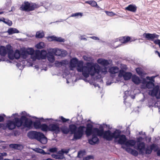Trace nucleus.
Returning a JSON list of instances; mask_svg holds the SVG:
<instances>
[{
	"instance_id": "nucleus-1",
	"label": "nucleus",
	"mask_w": 160,
	"mask_h": 160,
	"mask_svg": "<svg viewBox=\"0 0 160 160\" xmlns=\"http://www.w3.org/2000/svg\"><path fill=\"white\" fill-rule=\"evenodd\" d=\"M70 69L73 70L76 67L77 71L82 72L84 77L83 79L85 82H88L90 84H93L95 87L99 88L98 82L102 83V76L108 73L107 68H101L97 63L87 62L84 65L83 62L78 61L76 58H73L69 62Z\"/></svg>"
},
{
	"instance_id": "nucleus-2",
	"label": "nucleus",
	"mask_w": 160,
	"mask_h": 160,
	"mask_svg": "<svg viewBox=\"0 0 160 160\" xmlns=\"http://www.w3.org/2000/svg\"><path fill=\"white\" fill-rule=\"evenodd\" d=\"M93 132L97 134L98 136L102 138L107 141H111L114 139L115 143L118 144H122L126 140V136L123 134H121L120 130L116 129L114 131L108 130L104 131L103 128L99 129L97 128H94Z\"/></svg>"
},
{
	"instance_id": "nucleus-3",
	"label": "nucleus",
	"mask_w": 160,
	"mask_h": 160,
	"mask_svg": "<svg viewBox=\"0 0 160 160\" xmlns=\"http://www.w3.org/2000/svg\"><path fill=\"white\" fill-rule=\"evenodd\" d=\"M143 138L140 137L137 138L136 141L134 140H130L127 141H126L122 145L124 144L126 148H130L131 147H134V148L139 151L141 154L144 153L143 150L145 148V144L142 142Z\"/></svg>"
},
{
	"instance_id": "nucleus-4",
	"label": "nucleus",
	"mask_w": 160,
	"mask_h": 160,
	"mask_svg": "<svg viewBox=\"0 0 160 160\" xmlns=\"http://www.w3.org/2000/svg\"><path fill=\"white\" fill-rule=\"evenodd\" d=\"M85 127L80 126L77 128V126L73 124H70L69 126V132L71 134H74L73 138L72 140H78L81 139L82 137L85 132Z\"/></svg>"
},
{
	"instance_id": "nucleus-5",
	"label": "nucleus",
	"mask_w": 160,
	"mask_h": 160,
	"mask_svg": "<svg viewBox=\"0 0 160 160\" xmlns=\"http://www.w3.org/2000/svg\"><path fill=\"white\" fill-rule=\"evenodd\" d=\"M28 137L31 139H35L41 143L45 144L47 143V138L43 133L40 132L36 131L29 132L28 134Z\"/></svg>"
},
{
	"instance_id": "nucleus-6",
	"label": "nucleus",
	"mask_w": 160,
	"mask_h": 160,
	"mask_svg": "<svg viewBox=\"0 0 160 160\" xmlns=\"http://www.w3.org/2000/svg\"><path fill=\"white\" fill-rule=\"evenodd\" d=\"M47 52L44 50H42L41 51L39 50H35V56L32 57L33 61L37 59L39 60L41 59H46L47 58Z\"/></svg>"
},
{
	"instance_id": "nucleus-7",
	"label": "nucleus",
	"mask_w": 160,
	"mask_h": 160,
	"mask_svg": "<svg viewBox=\"0 0 160 160\" xmlns=\"http://www.w3.org/2000/svg\"><path fill=\"white\" fill-rule=\"evenodd\" d=\"M8 57L11 60H13L15 58L18 59L21 57V50L17 49L14 53L12 50H9L8 52Z\"/></svg>"
},
{
	"instance_id": "nucleus-8",
	"label": "nucleus",
	"mask_w": 160,
	"mask_h": 160,
	"mask_svg": "<svg viewBox=\"0 0 160 160\" xmlns=\"http://www.w3.org/2000/svg\"><path fill=\"white\" fill-rule=\"evenodd\" d=\"M53 52V54L56 56L61 57H64L66 55L67 52L65 50L58 48H50Z\"/></svg>"
},
{
	"instance_id": "nucleus-9",
	"label": "nucleus",
	"mask_w": 160,
	"mask_h": 160,
	"mask_svg": "<svg viewBox=\"0 0 160 160\" xmlns=\"http://www.w3.org/2000/svg\"><path fill=\"white\" fill-rule=\"evenodd\" d=\"M132 73L130 72H126L123 70H120L118 74V77H123L125 80L130 79L132 76Z\"/></svg>"
},
{
	"instance_id": "nucleus-10",
	"label": "nucleus",
	"mask_w": 160,
	"mask_h": 160,
	"mask_svg": "<svg viewBox=\"0 0 160 160\" xmlns=\"http://www.w3.org/2000/svg\"><path fill=\"white\" fill-rule=\"evenodd\" d=\"M49 131L53 132L56 133H58L60 132V128L58 124H50L49 125Z\"/></svg>"
},
{
	"instance_id": "nucleus-11",
	"label": "nucleus",
	"mask_w": 160,
	"mask_h": 160,
	"mask_svg": "<svg viewBox=\"0 0 160 160\" xmlns=\"http://www.w3.org/2000/svg\"><path fill=\"white\" fill-rule=\"evenodd\" d=\"M48 51L47 58L48 60L51 63H53L55 60L54 54L52 52L50 48L47 49Z\"/></svg>"
},
{
	"instance_id": "nucleus-12",
	"label": "nucleus",
	"mask_w": 160,
	"mask_h": 160,
	"mask_svg": "<svg viewBox=\"0 0 160 160\" xmlns=\"http://www.w3.org/2000/svg\"><path fill=\"white\" fill-rule=\"evenodd\" d=\"M144 36L147 40L149 41H153L154 39L158 38L159 36L156 33H145L143 34Z\"/></svg>"
},
{
	"instance_id": "nucleus-13",
	"label": "nucleus",
	"mask_w": 160,
	"mask_h": 160,
	"mask_svg": "<svg viewBox=\"0 0 160 160\" xmlns=\"http://www.w3.org/2000/svg\"><path fill=\"white\" fill-rule=\"evenodd\" d=\"M97 136H98L97 133L92 134V138L88 139L89 143L92 145L98 143L99 142V139Z\"/></svg>"
},
{
	"instance_id": "nucleus-14",
	"label": "nucleus",
	"mask_w": 160,
	"mask_h": 160,
	"mask_svg": "<svg viewBox=\"0 0 160 160\" xmlns=\"http://www.w3.org/2000/svg\"><path fill=\"white\" fill-rule=\"evenodd\" d=\"M92 129V125L90 124H88L87 125V127L85 131V133L87 136H90L92 134L96 133L93 132V129Z\"/></svg>"
},
{
	"instance_id": "nucleus-15",
	"label": "nucleus",
	"mask_w": 160,
	"mask_h": 160,
	"mask_svg": "<svg viewBox=\"0 0 160 160\" xmlns=\"http://www.w3.org/2000/svg\"><path fill=\"white\" fill-rule=\"evenodd\" d=\"M37 118V119H38L39 121H41L43 122H45L46 120V119H45L42 118ZM41 125V124L40 121H38V120H36L33 123L34 127L36 129H40Z\"/></svg>"
},
{
	"instance_id": "nucleus-16",
	"label": "nucleus",
	"mask_w": 160,
	"mask_h": 160,
	"mask_svg": "<svg viewBox=\"0 0 160 160\" xmlns=\"http://www.w3.org/2000/svg\"><path fill=\"white\" fill-rule=\"evenodd\" d=\"M9 50L11 49H8V48H6L4 46H1L0 48V55L2 56H4L6 54L7 52L8 54V52ZM2 60L0 58V62Z\"/></svg>"
},
{
	"instance_id": "nucleus-17",
	"label": "nucleus",
	"mask_w": 160,
	"mask_h": 160,
	"mask_svg": "<svg viewBox=\"0 0 160 160\" xmlns=\"http://www.w3.org/2000/svg\"><path fill=\"white\" fill-rule=\"evenodd\" d=\"M110 60L100 58L97 60V62L99 64L103 66H107L110 64Z\"/></svg>"
},
{
	"instance_id": "nucleus-18",
	"label": "nucleus",
	"mask_w": 160,
	"mask_h": 160,
	"mask_svg": "<svg viewBox=\"0 0 160 160\" xmlns=\"http://www.w3.org/2000/svg\"><path fill=\"white\" fill-rule=\"evenodd\" d=\"M24 122L23 123V126L25 128H31L32 127V120H29L27 118L23 120Z\"/></svg>"
},
{
	"instance_id": "nucleus-19",
	"label": "nucleus",
	"mask_w": 160,
	"mask_h": 160,
	"mask_svg": "<svg viewBox=\"0 0 160 160\" xmlns=\"http://www.w3.org/2000/svg\"><path fill=\"white\" fill-rule=\"evenodd\" d=\"M68 63V62L67 60H64L61 61H56L55 62V65L57 67H60L62 66H64Z\"/></svg>"
},
{
	"instance_id": "nucleus-20",
	"label": "nucleus",
	"mask_w": 160,
	"mask_h": 160,
	"mask_svg": "<svg viewBox=\"0 0 160 160\" xmlns=\"http://www.w3.org/2000/svg\"><path fill=\"white\" fill-rule=\"evenodd\" d=\"M45 2L43 3H40L39 4H36L34 3H29V11H32L36 8H39L41 6H43Z\"/></svg>"
},
{
	"instance_id": "nucleus-21",
	"label": "nucleus",
	"mask_w": 160,
	"mask_h": 160,
	"mask_svg": "<svg viewBox=\"0 0 160 160\" xmlns=\"http://www.w3.org/2000/svg\"><path fill=\"white\" fill-rule=\"evenodd\" d=\"M122 148L125 149L128 152L134 156H137L138 154V152L137 151L131 148H126L123 146H122Z\"/></svg>"
},
{
	"instance_id": "nucleus-22",
	"label": "nucleus",
	"mask_w": 160,
	"mask_h": 160,
	"mask_svg": "<svg viewBox=\"0 0 160 160\" xmlns=\"http://www.w3.org/2000/svg\"><path fill=\"white\" fill-rule=\"evenodd\" d=\"M27 53L28 54L29 56L30 55V57L31 59L33 61V59L32 58L33 56H35V51L32 48H28L26 49H25Z\"/></svg>"
},
{
	"instance_id": "nucleus-23",
	"label": "nucleus",
	"mask_w": 160,
	"mask_h": 160,
	"mask_svg": "<svg viewBox=\"0 0 160 160\" xmlns=\"http://www.w3.org/2000/svg\"><path fill=\"white\" fill-rule=\"evenodd\" d=\"M6 126L9 130H13L16 128L15 122L11 120H8L7 122Z\"/></svg>"
},
{
	"instance_id": "nucleus-24",
	"label": "nucleus",
	"mask_w": 160,
	"mask_h": 160,
	"mask_svg": "<svg viewBox=\"0 0 160 160\" xmlns=\"http://www.w3.org/2000/svg\"><path fill=\"white\" fill-rule=\"evenodd\" d=\"M23 119L18 118L17 117L14 118V122L15 126L17 127L18 128H19L22 125H23V122L22 120Z\"/></svg>"
},
{
	"instance_id": "nucleus-25",
	"label": "nucleus",
	"mask_w": 160,
	"mask_h": 160,
	"mask_svg": "<svg viewBox=\"0 0 160 160\" xmlns=\"http://www.w3.org/2000/svg\"><path fill=\"white\" fill-rule=\"evenodd\" d=\"M159 91V87L156 86L154 87L152 90H150L149 92V94L152 96H155L157 95Z\"/></svg>"
},
{
	"instance_id": "nucleus-26",
	"label": "nucleus",
	"mask_w": 160,
	"mask_h": 160,
	"mask_svg": "<svg viewBox=\"0 0 160 160\" xmlns=\"http://www.w3.org/2000/svg\"><path fill=\"white\" fill-rule=\"evenodd\" d=\"M29 3L28 2H25L22 4L20 8V10L22 11H29Z\"/></svg>"
},
{
	"instance_id": "nucleus-27",
	"label": "nucleus",
	"mask_w": 160,
	"mask_h": 160,
	"mask_svg": "<svg viewBox=\"0 0 160 160\" xmlns=\"http://www.w3.org/2000/svg\"><path fill=\"white\" fill-rule=\"evenodd\" d=\"M119 68L116 66L112 67L110 68L108 72L111 74H115L119 72Z\"/></svg>"
},
{
	"instance_id": "nucleus-28",
	"label": "nucleus",
	"mask_w": 160,
	"mask_h": 160,
	"mask_svg": "<svg viewBox=\"0 0 160 160\" xmlns=\"http://www.w3.org/2000/svg\"><path fill=\"white\" fill-rule=\"evenodd\" d=\"M125 9L132 12H135L137 10V7L135 5L130 4L126 7Z\"/></svg>"
},
{
	"instance_id": "nucleus-29",
	"label": "nucleus",
	"mask_w": 160,
	"mask_h": 160,
	"mask_svg": "<svg viewBox=\"0 0 160 160\" xmlns=\"http://www.w3.org/2000/svg\"><path fill=\"white\" fill-rule=\"evenodd\" d=\"M20 114L22 115L21 118V119H23V120L24 119L27 118L26 117H31L32 118H35V119H37L38 118L37 117H35V116H31L29 115V114L27 113L25 111H23Z\"/></svg>"
},
{
	"instance_id": "nucleus-30",
	"label": "nucleus",
	"mask_w": 160,
	"mask_h": 160,
	"mask_svg": "<svg viewBox=\"0 0 160 160\" xmlns=\"http://www.w3.org/2000/svg\"><path fill=\"white\" fill-rule=\"evenodd\" d=\"M154 83L151 81L148 82L145 85H141V87L142 88L145 89L146 88H151L154 86Z\"/></svg>"
},
{
	"instance_id": "nucleus-31",
	"label": "nucleus",
	"mask_w": 160,
	"mask_h": 160,
	"mask_svg": "<svg viewBox=\"0 0 160 160\" xmlns=\"http://www.w3.org/2000/svg\"><path fill=\"white\" fill-rule=\"evenodd\" d=\"M132 81L136 84H139L141 82V80L136 75H133L132 77Z\"/></svg>"
},
{
	"instance_id": "nucleus-32",
	"label": "nucleus",
	"mask_w": 160,
	"mask_h": 160,
	"mask_svg": "<svg viewBox=\"0 0 160 160\" xmlns=\"http://www.w3.org/2000/svg\"><path fill=\"white\" fill-rule=\"evenodd\" d=\"M10 148L18 150H21L23 148L22 145L19 144H12L9 145Z\"/></svg>"
},
{
	"instance_id": "nucleus-33",
	"label": "nucleus",
	"mask_w": 160,
	"mask_h": 160,
	"mask_svg": "<svg viewBox=\"0 0 160 160\" xmlns=\"http://www.w3.org/2000/svg\"><path fill=\"white\" fill-rule=\"evenodd\" d=\"M29 57L25 49H21V57L23 59H27Z\"/></svg>"
},
{
	"instance_id": "nucleus-34",
	"label": "nucleus",
	"mask_w": 160,
	"mask_h": 160,
	"mask_svg": "<svg viewBox=\"0 0 160 160\" xmlns=\"http://www.w3.org/2000/svg\"><path fill=\"white\" fill-rule=\"evenodd\" d=\"M9 35H11L15 33L19 32V31L16 28H9L7 31Z\"/></svg>"
},
{
	"instance_id": "nucleus-35",
	"label": "nucleus",
	"mask_w": 160,
	"mask_h": 160,
	"mask_svg": "<svg viewBox=\"0 0 160 160\" xmlns=\"http://www.w3.org/2000/svg\"><path fill=\"white\" fill-rule=\"evenodd\" d=\"M61 131L62 133L65 134H67L69 133V128L66 126L64 125L60 128V131Z\"/></svg>"
},
{
	"instance_id": "nucleus-36",
	"label": "nucleus",
	"mask_w": 160,
	"mask_h": 160,
	"mask_svg": "<svg viewBox=\"0 0 160 160\" xmlns=\"http://www.w3.org/2000/svg\"><path fill=\"white\" fill-rule=\"evenodd\" d=\"M119 40L122 43H126L130 40V38L129 37H122L120 38Z\"/></svg>"
},
{
	"instance_id": "nucleus-37",
	"label": "nucleus",
	"mask_w": 160,
	"mask_h": 160,
	"mask_svg": "<svg viewBox=\"0 0 160 160\" xmlns=\"http://www.w3.org/2000/svg\"><path fill=\"white\" fill-rule=\"evenodd\" d=\"M44 36L43 32L42 31H40L37 32L36 37L37 38H41Z\"/></svg>"
},
{
	"instance_id": "nucleus-38",
	"label": "nucleus",
	"mask_w": 160,
	"mask_h": 160,
	"mask_svg": "<svg viewBox=\"0 0 160 160\" xmlns=\"http://www.w3.org/2000/svg\"><path fill=\"white\" fill-rule=\"evenodd\" d=\"M40 129L43 131H47L49 130V126H48L45 124H43L41 125Z\"/></svg>"
},
{
	"instance_id": "nucleus-39",
	"label": "nucleus",
	"mask_w": 160,
	"mask_h": 160,
	"mask_svg": "<svg viewBox=\"0 0 160 160\" xmlns=\"http://www.w3.org/2000/svg\"><path fill=\"white\" fill-rule=\"evenodd\" d=\"M128 92L127 91H126L124 92V96H123L124 99V102L127 106L129 107L131 106V104L127 102H126L125 101V100L128 97V95H127V94H128Z\"/></svg>"
},
{
	"instance_id": "nucleus-40",
	"label": "nucleus",
	"mask_w": 160,
	"mask_h": 160,
	"mask_svg": "<svg viewBox=\"0 0 160 160\" xmlns=\"http://www.w3.org/2000/svg\"><path fill=\"white\" fill-rule=\"evenodd\" d=\"M86 3H88L91 5L92 6L95 7L97 5L96 2L94 1L89 0L86 1L85 2Z\"/></svg>"
},
{
	"instance_id": "nucleus-41",
	"label": "nucleus",
	"mask_w": 160,
	"mask_h": 160,
	"mask_svg": "<svg viewBox=\"0 0 160 160\" xmlns=\"http://www.w3.org/2000/svg\"><path fill=\"white\" fill-rule=\"evenodd\" d=\"M152 151L153 150L154 152L157 151L158 149L159 148L158 145L156 144H152L150 145Z\"/></svg>"
},
{
	"instance_id": "nucleus-42",
	"label": "nucleus",
	"mask_w": 160,
	"mask_h": 160,
	"mask_svg": "<svg viewBox=\"0 0 160 160\" xmlns=\"http://www.w3.org/2000/svg\"><path fill=\"white\" fill-rule=\"evenodd\" d=\"M35 46L38 49H42L44 48V44L43 42H41L37 44Z\"/></svg>"
},
{
	"instance_id": "nucleus-43",
	"label": "nucleus",
	"mask_w": 160,
	"mask_h": 160,
	"mask_svg": "<svg viewBox=\"0 0 160 160\" xmlns=\"http://www.w3.org/2000/svg\"><path fill=\"white\" fill-rule=\"evenodd\" d=\"M52 157L55 159H62L64 158L63 155H58L52 154Z\"/></svg>"
},
{
	"instance_id": "nucleus-44",
	"label": "nucleus",
	"mask_w": 160,
	"mask_h": 160,
	"mask_svg": "<svg viewBox=\"0 0 160 160\" xmlns=\"http://www.w3.org/2000/svg\"><path fill=\"white\" fill-rule=\"evenodd\" d=\"M33 151L38 153L44 154L46 153L42 149L39 148H36L33 149Z\"/></svg>"
},
{
	"instance_id": "nucleus-45",
	"label": "nucleus",
	"mask_w": 160,
	"mask_h": 160,
	"mask_svg": "<svg viewBox=\"0 0 160 160\" xmlns=\"http://www.w3.org/2000/svg\"><path fill=\"white\" fill-rule=\"evenodd\" d=\"M82 16V13L81 12H77L72 14L70 17H76L77 18H81Z\"/></svg>"
},
{
	"instance_id": "nucleus-46",
	"label": "nucleus",
	"mask_w": 160,
	"mask_h": 160,
	"mask_svg": "<svg viewBox=\"0 0 160 160\" xmlns=\"http://www.w3.org/2000/svg\"><path fill=\"white\" fill-rule=\"evenodd\" d=\"M144 150L145 152V153L146 154H150L152 152V150L151 149V148L150 147V146H148L145 149L144 148L143 151L144 152ZM144 153V152L142 153V154H143Z\"/></svg>"
},
{
	"instance_id": "nucleus-47",
	"label": "nucleus",
	"mask_w": 160,
	"mask_h": 160,
	"mask_svg": "<svg viewBox=\"0 0 160 160\" xmlns=\"http://www.w3.org/2000/svg\"><path fill=\"white\" fill-rule=\"evenodd\" d=\"M3 22L10 26H11L12 24L11 21L8 19H5L4 18H3Z\"/></svg>"
},
{
	"instance_id": "nucleus-48",
	"label": "nucleus",
	"mask_w": 160,
	"mask_h": 160,
	"mask_svg": "<svg viewBox=\"0 0 160 160\" xmlns=\"http://www.w3.org/2000/svg\"><path fill=\"white\" fill-rule=\"evenodd\" d=\"M136 71L138 74L140 76H142L143 73L142 69L141 68H136Z\"/></svg>"
},
{
	"instance_id": "nucleus-49",
	"label": "nucleus",
	"mask_w": 160,
	"mask_h": 160,
	"mask_svg": "<svg viewBox=\"0 0 160 160\" xmlns=\"http://www.w3.org/2000/svg\"><path fill=\"white\" fill-rule=\"evenodd\" d=\"M53 40L59 42H64L65 41L64 39L60 37H53Z\"/></svg>"
},
{
	"instance_id": "nucleus-50",
	"label": "nucleus",
	"mask_w": 160,
	"mask_h": 160,
	"mask_svg": "<svg viewBox=\"0 0 160 160\" xmlns=\"http://www.w3.org/2000/svg\"><path fill=\"white\" fill-rule=\"evenodd\" d=\"M105 12L107 15L108 16L112 17L114 15H116V14L115 13H114L112 12H108L107 11H105Z\"/></svg>"
},
{
	"instance_id": "nucleus-51",
	"label": "nucleus",
	"mask_w": 160,
	"mask_h": 160,
	"mask_svg": "<svg viewBox=\"0 0 160 160\" xmlns=\"http://www.w3.org/2000/svg\"><path fill=\"white\" fill-rule=\"evenodd\" d=\"M59 118L61 120L62 122L63 123L66 122L69 120V119H66L62 116L60 117Z\"/></svg>"
},
{
	"instance_id": "nucleus-52",
	"label": "nucleus",
	"mask_w": 160,
	"mask_h": 160,
	"mask_svg": "<svg viewBox=\"0 0 160 160\" xmlns=\"http://www.w3.org/2000/svg\"><path fill=\"white\" fill-rule=\"evenodd\" d=\"M46 120L50 121L51 122H53V121H55L57 122H60L61 121L58 119H54L52 118H46Z\"/></svg>"
},
{
	"instance_id": "nucleus-53",
	"label": "nucleus",
	"mask_w": 160,
	"mask_h": 160,
	"mask_svg": "<svg viewBox=\"0 0 160 160\" xmlns=\"http://www.w3.org/2000/svg\"><path fill=\"white\" fill-rule=\"evenodd\" d=\"M156 77V76H152L151 77H149V76H147L146 77V78L148 80L151 81V82H152L154 83V79Z\"/></svg>"
},
{
	"instance_id": "nucleus-54",
	"label": "nucleus",
	"mask_w": 160,
	"mask_h": 160,
	"mask_svg": "<svg viewBox=\"0 0 160 160\" xmlns=\"http://www.w3.org/2000/svg\"><path fill=\"white\" fill-rule=\"evenodd\" d=\"M49 151L51 152H56L57 151V148H51L49 149Z\"/></svg>"
},
{
	"instance_id": "nucleus-55",
	"label": "nucleus",
	"mask_w": 160,
	"mask_h": 160,
	"mask_svg": "<svg viewBox=\"0 0 160 160\" xmlns=\"http://www.w3.org/2000/svg\"><path fill=\"white\" fill-rule=\"evenodd\" d=\"M148 82L145 79H143L142 80H141L140 83L142 84L141 85H145L147 84Z\"/></svg>"
},
{
	"instance_id": "nucleus-56",
	"label": "nucleus",
	"mask_w": 160,
	"mask_h": 160,
	"mask_svg": "<svg viewBox=\"0 0 160 160\" xmlns=\"http://www.w3.org/2000/svg\"><path fill=\"white\" fill-rule=\"evenodd\" d=\"M7 155V153L4 152L0 153V160L2 159L3 158V157L6 156Z\"/></svg>"
},
{
	"instance_id": "nucleus-57",
	"label": "nucleus",
	"mask_w": 160,
	"mask_h": 160,
	"mask_svg": "<svg viewBox=\"0 0 160 160\" xmlns=\"http://www.w3.org/2000/svg\"><path fill=\"white\" fill-rule=\"evenodd\" d=\"M154 42L155 44L158 45H159V47L160 48V40H154Z\"/></svg>"
},
{
	"instance_id": "nucleus-58",
	"label": "nucleus",
	"mask_w": 160,
	"mask_h": 160,
	"mask_svg": "<svg viewBox=\"0 0 160 160\" xmlns=\"http://www.w3.org/2000/svg\"><path fill=\"white\" fill-rule=\"evenodd\" d=\"M92 156H88L85 157H84L83 158V160H89L90 159L92 158Z\"/></svg>"
},
{
	"instance_id": "nucleus-59",
	"label": "nucleus",
	"mask_w": 160,
	"mask_h": 160,
	"mask_svg": "<svg viewBox=\"0 0 160 160\" xmlns=\"http://www.w3.org/2000/svg\"><path fill=\"white\" fill-rule=\"evenodd\" d=\"M69 150V149H65V150L63 149V150H62V152L63 153H65L67 154Z\"/></svg>"
},
{
	"instance_id": "nucleus-60",
	"label": "nucleus",
	"mask_w": 160,
	"mask_h": 160,
	"mask_svg": "<svg viewBox=\"0 0 160 160\" xmlns=\"http://www.w3.org/2000/svg\"><path fill=\"white\" fill-rule=\"evenodd\" d=\"M62 8V7L61 5H58L56 6V9L57 10H59L61 9Z\"/></svg>"
},
{
	"instance_id": "nucleus-61",
	"label": "nucleus",
	"mask_w": 160,
	"mask_h": 160,
	"mask_svg": "<svg viewBox=\"0 0 160 160\" xmlns=\"http://www.w3.org/2000/svg\"><path fill=\"white\" fill-rule=\"evenodd\" d=\"M90 38H91L94 40H99V38L98 37H95V36L91 37H90Z\"/></svg>"
},
{
	"instance_id": "nucleus-62",
	"label": "nucleus",
	"mask_w": 160,
	"mask_h": 160,
	"mask_svg": "<svg viewBox=\"0 0 160 160\" xmlns=\"http://www.w3.org/2000/svg\"><path fill=\"white\" fill-rule=\"evenodd\" d=\"M15 116H18V117L19 116L18 113H15L14 114H13L11 116V117H13L14 118L15 117Z\"/></svg>"
},
{
	"instance_id": "nucleus-63",
	"label": "nucleus",
	"mask_w": 160,
	"mask_h": 160,
	"mask_svg": "<svg viewBox=\"0 0 160 160\" xmlns=\"http://www.w3.org/2000/svg\"><path fill=\"white\" fill-rule=\"evenodd\" d=\"M4 118H3V116H0V122H2L4 121Z\"/></svg>"
},
{
	"instance_id": "nucleus-64",
	"label": "nucleus",
	"mask_w": 160,
	"mask_h": 160,
	"mask_svg": "<svg viewBox=\"0 0 160 160\" xmlns=\"http://www.w3.org/2000/svg\"><path fill=\"white\" fill-rule=\"evenodd\" d=\"M157 155L158 156H160V149L157 151Z\"/></svg>"
}]
</instances>
